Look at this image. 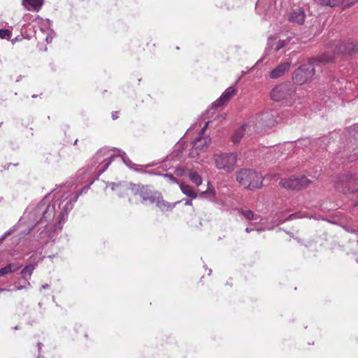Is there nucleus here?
I'll list each match as a JSON object with an SVG mask.
<instances>
[{
  "label": "nucleus",
  "instance_id": "1",
  "mask_svg": "<svg viewBox=\"0 0 358 358\" xmlns=\"http://www.w3.org/2000/svg\"><path fill=\"white\" fill-rule=\"evenodd\" d=\"M94 180L79 192H74L72 188L61 187L45 196L37 204L29 206L18 222V227H26L22 234L37 229L41 231L39 238L43 239L61 229L78 197L87 192Z\"/></svg>",
  "mask_w": 358,
  "mask_h": 358
},
{
  "label": "nucleus",
  "instance_id": "2",
  "mask_svg": "<svg viewBox=\"0 0 358 358\" xmlns=\"http://www.w3.org/2000/svg\"><path fill=\"white\" fill-rule=\"evenodd\" d=\"M113 152L112 150L103 148L96 152L87 169L90 178H98L108 169L115 157Z\"/></svg>",
  "mask_w": 358,
  "mask_h": 358
},
{
  "label": "nucleus",
  "instance_id": "3",
  "mask_svg": "<svg viewBox=\"0 0 358 358\" xmlns=\"http://www.w3.org/2000/svg\"><path fill=\"white\" fill-rule=\"evenodd\" d=\"M270 96L274 101H283L287 105L291 106L298 98L297 88L289 82H284L272 89Z\"/></svg>",
  "mask_w": 358,
  "mask_h": 358
},
{
  "label": "nucleus",
  "instance_id": "4",
  "mask_svg": "<svg viewBox=\"0 0 358 358\" xmlns=\"http://www.w3.org/2000/svg\"><path fill=\"white\" fill-rule=\"evenodd\" d=\"M335 186L344 194H352V199L356 205H358V176L357 174L340 176Z\"/></svg>",
  "mask_w": 358,
  "mask_h": 358
},
{
  "label": "nucleus",
  "instance_id": "5",
  "mask_svg": "<svg viewBox=\"0 0 358 358\" xmlns=\"http://www.w3.org/2000/svg\"><path fill=\"white\" fill-rule=\"evenodd\" d=\"M236 180L241 185L251 190L262 187L263 177L257 171L251 169L241 170L237 175Z\"/></svg>",
  "mask_w": 358,
  "mask_h": 358
},
{
  "label": "nucleus",
  "instance_id": "6",
  "mask_svg": "<svg viewBox=\"0 0 358 358\" xmlns=\"http://www.w3.org/2000/svg\"><path fill=\"white\" fill-rule=\"evenodd\" d=\"M313 76V62L309 59L308 62L300 65L292 73L294 85H303L308 82Z\"/></svg>",
  "mask_w": 358,
  "mask_h": 358
},
{
  "label": "nucleus",
  "instance_id": "7",
  "mask_svg": "<svg viewBox=\"0 0 358 358\" xmlns=\"http://www.w3.org/2000/svg\"><path fill=\"white\" fill-rule=\"evenodd\" d=\"M213 160L218 169L230 173L236 167L237 155L235 153H217L213 155Z\"/></svg>",
  "mask_w": 358,
  "mask_h": 358
},
{
  "label": "nucleus",
  "instance_id": "8",
  "mask_svg": "<svg viewBox=\"0 0 358 358\" xmlns=\"http://www.w3.org/2000/svg\"><path fill=\"white\" fill-rule=\"evenodd\" d=\"M210 121L206 122L201 129L199 137L192 142V148L189 152V156L192 158L198 157L201 152L207 150L209 144L211 142L208 136H203V134L208 126Z\"/></svg>",
  "mask_w": 358,
  "mask_h": 358
},
{
  "label": "nucleus",
  "instance_id": "9",
  "mask_svg": "<svg viewBox=\"0 0 358 358\" xmlns=\"http://www.w3.org/2000/svg\"><path fill=\"white\" fill-rule=\"evenodd\" d=\"M312 181L306 176H292L287 179H282L280 185L287 189L300 190L307 187Z\"/></svg>",
  "mask_w": 358,
  "mask_h": 358
},
{
  "label": "nucleus",
  "instance_id": "10",
  "mask_svg": "<svg viewBox=\"0 0 358 358\" xmlns=\"http://www.w3.org/2000/svg\"><path fill=\"white\" fill-rule=\"evenodd\" d=\"M131 190L134 194L138 195L143 201H149L151 203L157 192L152 191L148 186L141 185H131Z\"/></svg>",
  "mask_w": 358,
  "mask_h": 358
},
{
  "label": "nucleus",
  "instance_id": "11",
  "mask_svg": "<svg viewBox=\"0 0 358 358\" xmlns=\"http://www.w3.org/2000/svg\"><path fill=\"white\" fill-rule=\"evenodd\" d=\"M289 41L290 38H287L285 40H277L274 37H269L268 38L265 52L267 55L275 53L285 48Z\"/></svg>",
  "mask_w": 358,
  "mask_h": 358
},
{
  "label": "nucleus",
  "instance_id": "12",
  "mask_svg": "<svg viewBox=\"0 0 358 358\" xmlns=\"http://www.w3.org/2000/svg\"><path fill=\"white\" fill-rule=\"evenodd\" d=\"M180 201H178L174 203H170L164 200L161 193L156 192V196L152 199V203H155L156 206L162 212L172 211L173 209L176 206L177 204L180 203Z\"/></svg>",
  "mask_w": 358,
  "mask_h": 358
},
{
  "label": "nucleus",
  "instance_id": "13",
  "mask_svg": "<svg viewBox=\"0 0 358 358\" xmlns=\"http://www.w3.org/2000/svg\"><path fill=\"white\" fill-rule=\"evenodd\" d=\"M236 88H234V87H228L222 94L220 98L212 103L210 109L223 106L236 94Z\"/></svg>",
  "mask_w": 358,
  "mask_h": 358
},
{
  "label": "nucleus",
  "instance_id": "14",
  "mask_svg": "<svg viewBox=\"0 0 358 358\" xmlns=\"http://www.w3.org/2000/svg\"><path fill=\"white\" fill-rule=\"evenodd\" d=\"M357 50V43L352 40L348 41L347 43L338 42L335 45V54H348L351 55Z\"/></svg>",
  "mask_w": 358,
  "mask_h": 358
},
{
  "label": "nucleus",
  "instance_id": "15",
  "mask_svg": "<svg viewBox=\"0 0 358 358\" xmlns=\"http://www.w3.org/2000/svg\"><path fill=\"white\" fill-rule=\"evenodd\" d=\"M290 66V62H282L270 71L268 76L271 79L279 78L289 70Z\"/></svg>",
  "mask_w": 358,
  "mask_h": 358
},
{
  "label": "nucleus",
  "instance_id": "16",
  "mask_svg": "<svg viewBox=\"0 0 358 358\" xmlns=\"http://www.w3.org/2000/svg\"><path fill=\"white\" fill-rule=\"evenodd\" d=\"M305 13L301 8H297L292 10L289 15V20L299 24H302L305 20Z\"/></svg>",
  "mask_w": 358,
  "mask_h": 358
},
{
  "label": "nucleus",
  "instance_id": "17",
  "mask_svg": "<svg viewBox=\"0 0 358 358\" xmlns=\"http://www.w3.org/2000/svg\"><path fill=\"white\" fill-rule=\"evenodd\" d=\"M37 264L34 263L29 264L27 265L20 272L22 278L27 282L28 286L31 287V283L29 282V279L33 273V271L36 268Z\"/></svg>",
  "mask_w": 358,
  "mask_h": 358
},
{
  "label": "nucleus",
  "instance_id": "18",
  "mask_svg": "<svg viewBox=\"0 0 358 358\" xmlns=\"http://www.w3.org/2000/svg\"><path fill=\"white\" fill-rule=\"evenodd\" d=\"M23 5L29 10L38 11L43 3V0H22Z\"/></svg>",
  "mask_w": 358,
  "mask_h": 358
},
{
  "label": "nucleus",
  "instance_id": "19",
  "mask_svg": "<svg viewBox=\"0 0 358 358\" xmlns=\"http://www.w3.org/2000/svg\"><path fill=\"white\" fill-rule=\"evenodd\" d=\"M22 267L20 264L10 263L6 266L0 268V277L14 273Z\"/></svg>",
  "mask_w": 358,
  "mask_h": 358
},
{
  "label": "nucleus",
  "instance_id": "20",
  "mask_svg": "<svg viewBox=\"0 0 358 358\" xmlns=\"http://www.w3.org/2000/svg\"><path fill=\"white\" fill-rule=\"evenodd\" d=\"M180 189L181 192L185 194L187 196L191 198L192 199H196L197 196L196 192L194 191L192 187L190 185L181 182L179 185Z\"/></svg>",
  "mask_w": 358,
  "mask_h": 358
},
{
  "label": "nucleus",
  "instance_id": "21",
  "mask_svg": "<svg viewBox=\"0 0 358 358\" xmlns=\"http://www.w3.org/2000/svg\"><path fill=\"white\" fill-rule=\"evenodd\" d=\"M247 127H248V125L245 124L234 131V133L233 134V135L231 136V141L234 142V143H238V142H240L242 137L245 134Z\"/></svg>",
  "mask_w": 358,
  "mask_h": 358
},
{
  "label": "nucleus",
  "instance_id": "22",
  "mask_svg": "<svg viewBox=\"0 0 358 358\" xmlns=\"http://www.w3.org/2000/svg\"><path fill=\"white\" fill-rule=\"evenodd\" d=\"M122 152V151L120 150H118V153H120ZM122 154L121 156H122V160L124 162V163L128 166L129 167L130 169H134L137 171H142L143 172V171H141L140 169H137L135 168V166H136L134 163H133L127 156H126V154L124 152H122ZM145 173H148L149 174H151V175H155L156 173H154L153 171H144Z\"/></svg>",
  "mask_w": 358,
  "mask_h": 358
},
{
  "label": "nucleus",
  "instance_id": "23",
  "mask_svg": "<svg viewBox=\"0 0 358 358\" xmlns=\"http://www.w3.org/2000/svg\"><path fill=\"white\" fill-rule=\"evenodd\" d=\"M208 189L206 191L202 192L200 196L201 198L208 199L209 200L213 201L215 196V191L213 187H210L211 185L210 182H208Z\"/></svg>",
  "mask_w": 358,
  "mask_h": 358
},
{
  "label": "nucleus",
  "instance_id": "24",
  "mask_svg": "<svg viewBox=\"0 0 358 358\" xmlns=\"http://www.w3.org/2000/svg\"><path fill=\"white\" fill-rule=\"evenodd\" d=\"M35 21L41 24L40 29L42 31H45L48 30L51 26V22L48 19H43L41 17H38L36 18Z\"/></svg>",
  "mask_w": 358,
  "mask_h": 358
},
{
  "label": "nucleus",
  "instance_id": "25",
  "mask_svg": "<svg viewBox=\"0 0 358 358\" xmlns=\"http://www.w3.org/2000/svg\"><path fill=\"white\" fill-rule=\"evenodd\" d=\"M189 178L196 186H199L202 184V178L196 172L190 171L189 173Z\"/></svg>",
  "mask_w": 358,
  "mask_h": 358
},
{
  "label": "nucleus",
  "instance_id": "26",
  "mask_svg": "<svg viewBox=\"0 0 358 358\" xmlns=\"http://www.w3.org/2000/svg\"><path fill=\"white\" fill-rule=\"evenodd\" d=\"M315 2H317L320 5L334 7L339 4L341 2V0H315Z\"/></svg>",
  "mask_w": 358,
  "mask_h": 358
},
{
  "label": "nucleus",
  "instance_id": "27",
  "mask_svg": "<svg viewBox=\"0 0 358 358\" xmlns=\"http://www.w3.org/2000/svg\"><path fill=\"white\" fill-rule=\"evenodd\" d=\"M241 213L244 216L245 219L248 220L257 219V217L255 215L254 213L250 210L241 209Z\"/></svg>",
  "mask_w": 358,
  "mask_h": 358
},
{
  "label": "nucleus",
  "instance_id": "28",
  "mask_svg": "<svg viewBox=\"0 0 358 358\" xmlns=\"http://www.w3.org/2000/svg\"><path fill=\"white\" fill-rule=\"evenodd\" d=\"M11 36V31L9 29H0V38L9 39Z\"/></svg>",
  "mask_w": 358,
  "mask_h": 358
},
{
  "label": "nucleus",
  "instance_id": "29",
  "mask_svg": "<svg viewBox=\"0 0 358 358\" xmlns=\"http://www.w3.org/2000/svg\"><path fill=\"white\" fill-rule=\"evenodd\" d=\"M160 176H163L171 183H178V180L171 173L160 174Z\"/></svg>",
  "mask_w": 358,
  "mask_h": 358
},
{
  "label": "nucleus",
  "instance_id": "30",
  "mask_svg": "<svg viewBox=\"0 0 358 358\" xmlns=\"http://www.w3.org/2000/svg\"><path fill=\"white\" fill-rule=\"evenodd\" d=\"M24 289H27V287L25 285H19V286H16L13 289H5V288L0 289V292H10V291H18V290H22Z\"/></svg>",
  "mask_w": 358,
  "mask_h": 358
},
{
  "label": "nucleus",
  "instance_id": "31",
  "mask_svg": "<svg viewBox=\"0 0 358 358\" xmlns=\"http://www.w3.org/2000/svg\"><path fill=\"white\" fill-rule=\"evenodd\" d=\"M120 185V184H116L115 182H107L106 187H110L111 189L115 191Z\"/></svg>",
  "mask_w": 358,
  "mask_h": 358
},
{
  "label": "nucleus",
  "instance_id": "32",
  "mask_svg": "<svg viewBox=\"0 0 358 358\" xmlns=\"http://www.w3.org/2000/svg\"><path fill=\"white\" fill-rule=\"evenodd\" d=\"M175 172L179 176H182L185 174V170L183 168H177Z\"/></svg>",
  "mask_w": 358,
  "mask_h": 358
},
{
  "label": "nucleus",
  "instance_id": "33",
  "mask_svg": "<svg viewBox=\"0 0 358 358\" xmlns=\"http://www.w3.org/2000/svg\"><path fill=\"white\" fill-rule=\"evenodd\" d=\"M309 217L310 218H311L312 215H303L297 216L296 214H292V215H290L288 217L287 220H292V219H294V218H296V217Z\"/></svg>",
  "mask_w": 358,
  "mask_h": 358
},
{
  "label": "nucleus",
  "instance_id": "34",
  "mask_svg": "<svg viewBox=\"0 0 358 358\" xmlns=\"http://www.w3.org/2000/svg\"><path fill=\"white\" fill-rule=\"evenodd\" d=\"M192 199L190 198V199H183L182 201H180V202L182 201H185V206H192Z\"/></svg>",
  "mask_w": 358,
  "mask_h": 358
},
{
  "label": "nucleus",
  "instance_id": "35",
  "mask_svg": "<svg viewBox=\"0 0 358 358\" xmlns=\"http://www.w3.org/2000/svg\"><path fill=\"white\" fill-rule=\"evenodd\" d=\"M52 41V36H51L50 33H48L45 37V41L48 43H51Z\"/></svg>",
  "mask_w": 358,
  "mask_h": 358
},
{
  "label": "nucleus",
  "instance_id": "36",
  "mask_svg": "<svg viewBox=\"0 0 358 358\" xmlns=\"http://www.w3.org/2000/svg\"><path fill=\"white\" fill-rule=\"evenodd\" d=\"M12 229L6 232L3 235L0 237V241H3L7 236H8L11 233Z\"/></svg>",
  "mask_w": 358,
  "mask_h": 358
},
{
  "label": "nucleus",
  "instance_id": "37",
  "mask_svg": "<svg viewBox=\"0 0 358 358\" xmlns=\"http://www.w3.org/2000/svg\"><path fill=\"white\" fill-rule=\"evenodd\" d=\"M332 60V57H323L322 58V59L320 60V62H329L330 61Z\"/></svg>",
  "mask_w": 358,
  "mask_h": 358
},
{
  "label": "nucleus",
  "instance_id": "38",
  "mask_svg": "<svg viewBox=\"0 0 358 358\" xmlns=\"http://www.w3.org/2000/svg\"><path fill=\"white\" fill-rule=\"evenodd\" d=\"M118 117V112L115 111L112 113L113 120H116Z\"/></svg>",
  "mask_w": 358,
  "mask_h": 358
},
{
  "label": "nucleus",
  "instance_id": "39",
  "mask_svg": "<svg viewBox=\"0 0 358 358\" xmlns=\"http://www.w3.org/2000/svg\"><path fill=\"white\" fill-rule=\"evenodd\" d=\"M345 229L347 230L348 231H350L351 233H356L357 231L354 229H350L348 227H345Z\"/></svg>",
  "mask_w": 358,
  "mask_h": 358
},
{
  "label": "nucleus",
  "instance_id": "40",
  "mask_svg": "<svg viewBox=\"0 0 358 358\" xmlns=\"http://www.w3.org/2000/svg\"><path fill=\"white\" fill-rule=\"evenodd\" d=\"M253 230H254V229L250 228V227H246V228H245V231L247 233H250V232H251V231H253Z\"/></svg>",
  "mask_w": 358,
  "mask_h": 358
},
{
  "label": "nucleus",
  "instance_id": "41",
  "mask_svg": "<svg viewBox=\"0 0 358 358\" xmlns=\"http://www.w3.org/2000/svg\"><path fill=\"white\" fill-rule=\"evenodd\" d=\"M50 287V285L48 284H44L42 285L43 289H48Z\"/></svg>",
  "mask_w": 358,
  "mask_h": 358
},
{
  "label": "nucleus",
  "instance_id": "42",
  "mask_svg": "<svg viewBox=\"0 0 358 358\" xmlns=\"http://www.w3.org/2000/svg\"><path fill=\"white\" fill-rule=\"evenodd\" d=\"M41 345H42L41 343H38V350H39V351H40V350H41Z\"/></svg>",
  "mask_w": 358,
  "mask_h": 358
},
{
  "label": "nucleus",
  "instance_id": "43",
  "mask_svg": "<svg viewBox=\"0 0 358 358\" xmlns=\"http://www.w3.org/2000/svg\"><path fill=\"white\" fill-rule=\"evenodd\" d=\"M27 287V289L29 288L30 287L28 286L27 282H26V285H24Z\"/></svg>",
  "mask_w": 358,
  "mask_h": 358
},
{
  "label": "nucleus",
  "instance_id": "44",
  "mask_svg": "<svg viewBox=\"0 0 358 358\" xmlns=\"http://www.w3.org/2000/svg\"><path fill=\"white\" fill-rule=\"evenodd\" d=\"M355 155H358V150L355 152Z\"/></svg>",
  "mask_w": 358,
  "mask_h": 358
},
{
  "label": "nucleus",
  "instance_id": "45",
  "mask_svg": "<svg viewBox=\"0 0 358 358\" xmlns=\"http://www.w3.org/2000/svg\"><path fill=\"white\" fill-rule=\"evenodd\" d=\"M77 142H78V139H76L74 142V145L77 144Z\"/></svg>",
  "mask_w": 358,
  "mask_h": 358
},
{
  "label": "nucleus",
  "instance_id": "46",
  "mask_svg": "<svg viewBox=\"0 0 358 358\" xmlns=\"http://www.w3.org/2000/svg\"><path fill=\"white\" fill-rule=\"evenodd\" d=\"M211 272H212L211 269H209L208 275H210L211 273Z\"/></svg>",
  "mask_w": 358,
  "mask_h": 358
},
{
  "label": "nucleus",
  "instance_id": "47",
  "mask_svg": "<svg viewBox=\"0 0 358 358\" xmlns=\"http://www.w3.org/2000/svg\"><path fill=\"white\" fill-rule=\"evenodd\" d=\"M268 178H269L270 180H272V178H271V176H268Z\"/></svg>",
  "mask_w": 358,
  "mask_h": 358
},
{
  "label": "nucleus",
  "instance_id": "48",
  "mask_svg": "<svg viewBox=\"0 0 358 358\" xmlns=\"http://www.w3.org/2000/svg\"><path fill=\"white\" fill-rule=\"evenodd\" d=\"M357 263H358V258L356 259Z\"/></svg>",
  "mask_w": 358,
  "mask_h": 358
},
{
  "label": "nucleus",
  "instance_id": "49",
  "mask_svg": "<svg viewBox=\"0 0 358 358\" xmlns=\"http://www.w3.org/2000/svg\"><path fill=\"white\" fill-rule=\"evenodd\" d=\"M38 358H39V357H38Z\"/></svg>",
  "mask_w": 358,
  "mask_h": 358
}]
</instances>
